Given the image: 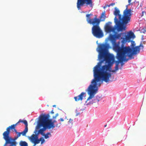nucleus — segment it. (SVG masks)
I'll return each mask as SVG.
<instances>
[{
	"mask_svg": "<svg viewBox=\"0 0 146 146\" xmlns=\"http://www.w3.org/2000/svg\"><path fill=\"white\" fill-rule=\"evenodd\" d=\"M87 22L88 23L93 25V26H99L100 20L96 17H95L88 20Z\"/></svg>",
	"mask_w": 146,
	"mask_h": 146,
	"instance_id": "nucleus-12",
	"label": "nucleus"
},
{
	"mask_svg": "<svg viewBox=\"0 0 146 146\" xmlns=\"http://www.w3.org/2000/svg\"><path fill=\"white\" fill-rule=\"evenodd\" d=\"M10 131L6 130L3 133V138L5 141L3 146H17V143L16 140L18 138L17 136L13 138L10 136Z\"/></svg>",
	"mask_w": 146,
	"mask_h": 146,
	"instance_id": "nucleus-5",
	"label": "nucleus"
},
{
	"mask_svg": "<svg viewBox=\"0 0 146 146\" xmlns=\"http://www.w3.org/2000/svg\"><path fill=\"white\" fill-rule=\"evenodd\" d=\"M22 121L20 119L15 124H13L7 127L6 129V130L10 131L11 130L13 131H15L16 133H17V130L15 129L16 126L17 125L18 123L20 122H22Z\"/></svg>",
	"mask_w": 146,
	"mask_h": 146,
	"instance_id": "nucleus-14",
	"label": "nucleus"
},
{
	"mask_svg": "<svg viewBox=\"0 0 146 146\" xmlns=\"http://www.w3.org/2000/svg\"><path fill=\"white\" fill-rule=\"evenodd\" d=\"M43 136H44V137L45 139H47L49 138L50 137H51V135L50 133L48 132L45 134L44 133V135Z\"/></svg>",
	"mask_w": 146,
	"mask_h": 146,
	"instance_id": "nucleus-19",
	"label": "nucleus"
},
{
	"mask_svg": "<svg viewBox=\"0 0 146 146\" xmlns=\"http://www.w3.org/2000/svg\"><path fill=\"white\" fill-rule=\"evenodd\" d=\"M24 123L26 125V126H27V122L26 120H24V121H22V122Z\"/></svg>",
	"mask_w": 146,
	"mask_h": 146,
	"instance_id": "nucleus-24",
	"label": "nucleus"
},
{
	"mask_svg": "<svg viewBox=\"0 0 146 146\" xmlns=\"http://www.w3.org/2000/svg\"><path fill=\"white\" fill-rule=\"evenodd\" d=\"M100 97L98 96H96L95 98L94 99V100H93V102L94 103L96 102H98L99 100L100 99Z\"/></svg>",
	"mask_w": 146,
	"mask_h": 146,
	"instance_id": "nucleus-21",
	"label": "nucleus"
},
{
	"mask_svg": "<svg viewBox=\"0 0 146 146\" xmlns=\"http://www.w3.org/2000/svg\"><path fill=\"white\" fill-rule=\"evenodd\" d=\"M29 138L30 141L34 144V146H35L37 144H38L39 140L38 134H33Z\"/></svg>",
	"mask_w": 146,
	"mask_h": 146,
	"instance_id": "nucleus-13",
	"label": "nucleus"
},
{
	"mask_svg": "<svg viewBox=\"0 0 146 146\" xmlns=\"http://www.w3.org/2000/svg\"><path fill=\"white\" fill-rule=\"evenodd\" d=\"M145 13V12H144V11H143L142 12V15H141V16H143L144 15V13Z\"/></svg>",
	"mask_w": 146,
	"mask_h": 146,
	"instance_id": "nucleus-32",
	"label": "nucleus"
},
{
	"mask_svg": "<svg viewBox=\"0 0 146 146\" xmlns=\"http://www.w3.org/2000/svg\"><path fill=\"white\" fill-rule=\"evenodd\" d=\"M76 116H77L78 115L80 114V113H78V112L77 111H76Z\"/></svg>",
	"mask_w": 146,
	"mask_h": 146,
	"instance_id": "nucleus-29",
	"label": "nucleus"
},
{
	"mask_svg": "<svg viewBox=\"0 0 146 146\" xmlns=\"http://www.w3.org/2000/svg\"><path fill=\"white\" fill-rule=\"evenodd\" d=\"M141 47L142 48V49L143 48V46L141 43L139 46L133 48H131L129 46L126 47L121 51L126 57L128 56L129 59H131L134 58V57H133V55H136L139 53Z\"/></svg>",
	"mask_w": 146,
	"mask_h": 146,
	"instance_id": "nucleus-4",
	"label": "nucleus"
},
{
	"mask_svg": "<svg viewBox=\"0 0 146 146\" xmlns=\"http://www.w3.org/2000/svg\"><path fill=\"white\" fill-rule=\"evenodd\" d=\"M19 145L20 146H28V144L26 142L22 141H20Z\"/></svg>",
	"mask_w": 146,
	"mask_h": 146,
	"instance_id": "nucleus-16",
	"label": "nucleus"
},
{
	"mask_svg": "<svg viewBox=\"0 0 146 146\" xmlns=\"http://www.w3.org/2000/svg\"><path fill=\"white\" fill-rule=\"evenodd\" d=\"M85 94V92H82L78 96L74 97V99L76 102H78L80 100L82 101L83 99L84 96Z\"/></svg>",
	"mask_w": 146,
	"mask_h": 146,
	"instance_id": "nucleus-15",
	"label": "nucleus"
},
{
	"mask_svg": "<svg viewBox=\"0 0 146 146\" xmlns=\"http://www.w3.org/2000/svg\"><path fill=\"white\" fill-rule=\"evenodd\" d=\"M60 120L61 121H64V120L62 118H60Z\"/></svg>",
	"mask_w": 146,
	"mask_h": 146,
	"instance_id": "nucleus-33",
	"label": "nucleus"
},
{
	"mask_svg": "<svg viewBox=\"0 0 146 146\" xmlns=\"http://www.w3.org/2000/svg\"><path fill=\"white\" fill-rule=\"evenodd\" d=\"M85 4L86 5H89L90 7L93 6L92 0H77V7L78 10L81 9V7L83 6Z\"/></svg>",
	"mask_w": 146,
	"mask_h": 146,
	"instance_id": "nucleus-9",
	"label": "nucleus"
},
{
	"mask_svg": "<svg viewBox=\"0 0 146 146\" xmlns=\"http://www.w3.org/2000/svg\"><path fill=\"white\" fill-rule=\"evenodd\" d=\"M38 140H39L38 143H40V141H41V144H42L45 142V140L42 137H41L39 139H38Z\"/></svg>",
	"mask_w": 146,
	"mask_h": 146,
	"instance_id": "nucleus-22",
	"label": "nucleus"
},
{
	"mask_svg": "<svg viewBox=\"0 0 146 146\" xmlns=\"http://www.w3.org/2000/svg\"><path fill=\"white\" fill-rule=\"evenodd\" d=\"M45 120L42 118L40 116L38 120V125L39 127H43V128L40 129L38 132L37 134L38 135L40 134L42 135H44V131L46 130L47 128L48 129V127H47V125L45 123Z\"/></svg>",
	"mask_w": 146,
	"mask_h": 146,
	"instance_id": "nucleus-7",
	"label": "nucleus"
},
{
	"mask_svg": "<svg viewBox=\"0 0 146 146\" xmlns=\"http://www.w3.org/2000/svg\"><path fill=\"white\" fill-rule=\"evenodd\" d=\"M28 131V128L27 126H26L24 130L21 132L22 135L23 136H25L26 135V133Z\"/></svg>",
	"mask_w": 146,
	"mask_h": 146,
	"instance_id": "nucleus-18",
	"label": "nucleus"
},
{
	"mask_svg": "<svg viewBox=\"0 0 146 146\" xmlns=\"http://www.w3.org/2000/svg\"><path fill=\"white\" fill-rule=\"evenodd\" d=\"M108 6H109V5H105L103 7V8L104 9H105L107 7H108Z\"/></svg>",
	"mask_w": 146,
	"mask_h": 146,
	"instance_id": "nucleus-31",
	"label": "nucleus"
},
{
	"mask_svg": "<svg viewBox=\"0 0 146 146\" xmlns=\"http://www.w3.org/2000/svg\"><path fill=\"white\" fill-rule=\"evenodd\" d=\"M92 33L97 38H100L103 36V33L99 26H93L92 28Z\"/></svg>",
	"mask_w": 146,
	"mask_h": 146,
	"instance_id": "nucleus-8",
	"label": "nucleus"
},
{
	"mask_svg": "<svg viewBox=\"0 0 146 146\" xmlns=\"http://www.w3.org/2000/svg\"><path fill=\"white\" fill-rule=\"evenodd\" d=\"M119 13V10L115 8L114 15L116 16H118L119 20L115 17L114 18V22L118 27V31H123L125 30L126 25L130 21L131 10V9L126 8L123 11L122 16Z\"/></svg>",
	"mask_w": 146,
	"mask_h": 146,
	"instance_id": "nucleus-3",
	"label": "nucleus"
},
{
	"mask_svg": "<svg viewBox=\"0 0 146 146\" xmlns=\"http://www.w3.org/2000/svg\"><path fill=\"white\" fill-rule=\"evenodd\" d=\"M113 50L117 52L116 58L118 60L117 61H115V66H118L119 62L122 63L123 61L127 62L128 59H126V57L124 54L121 51L117 50L114 48H113Z\"/></svg>",
	"mask_w": 146,
	"mask_h": 146,
	"instance_id": "nucleus-6",
	"label": "nucleus"
},
{
	"mask_svg": "<svg viewBox=\"0 0 146 146\" xmlns=\"http://www.w3.org/2000/svg\"><path fill=\"white\" fill-rule=\"evenodd\" d=\"M73 121V120L71 119H70L69 120V121H68V123H72V122Z\"/></svg>",
	"mask_w": 146,
	"mask_h": 146,
	"instance_id": "nucleus-26",
	"label": "nucleus"
},
{
	"mask_svg": "<svg viewBox=\"0 0 146 146\" xmlns=\"http://www.w3.org/2000/svg\"><path fill=\"white\" fill-rule=\"evenodd\" d=\"M131 48H133V47H135V44L134 41H131Z\"/></svg>",
	"mask_w": 146,
	"mask_h": 146,
	"instance_id": "nucleus-23",
	"label": "nucleus"
},
{
	"mask_svg": "<svg viewBox=\"0 0 146 146\" xmlns=\"http://www.w3.org/2000/svg\"><path fill=\"white\" fill-rule=\"evenodd\" d=\"M40 116L42 119H44L45 120V123L47 125V127H48V129L53 128L55 127L54 123L56 122L55 120L52 121V119H49L48 117L45 115H42Z\"/></svg>",
	"mask_w": 146,
	"mask_h": 146,
	"instance_id": "nucleus-10",
	"label": "nucleus"
},
{
	"mask_svg": "<svg viewBox=\"0 0 146 146\" xmlns=\"http://www.w3.org/2000/svg\"><path fill=\"white\" fill-rule=\"evenodd\" d=\"M131 0H128V2L129 4H130Z\"/></svg>",
	"mask_w": 146,
	"mask_h": 146,
	"instance_id": "nucleus-34",
	"label": "nucleus"
},
{
	"mask_svg": "<svg viewBox=\"0 0 146 146\" xmlns=\"http://www.w3.org/2000/svg\"><path fill=\"white\" fill-rule=\"evenodd\" d=\"M108 23H110V24H111V23L110 22H108Z\"/></svg>",
	"mask_w": 146,
	"mask_h": 146,
	"instance_id": "nucleus-37",
	"label": "nucleus"
},
{
	"mask_svg": "<svg viewBox=\"0 0 146 146\" xmlns=\"http://www.w3.org/2000/svg\"><path fill=\"white\" fill-rule=\"evenodd\" d=\"M56 105H54L52 106L54 107H56Z\"/></svg>",
	"mask_w": 146,
	"mask_h": 146,
	"instance_id": "nucleus-35",
	"label": "nucleus"
},
{
	"mask_svg": "<svg viewBox=\"0 0 146 146\" xmlns=\"http://www.w3.org/2000/svg\"><path fill=\"white\" fill-rule=\"evenodd\" d=\"M33 146H34V145H33Z\"/></svg>",
	"mask_w": 146,
	"mask_h": 146,
	"instance_id": "nucleus-39",
	"label": "nucleus"
},
{
	"mask_svg": "<svg viewBox=\"0 0 146 146\" xmlns=\"http://www.w3.org/2000/svg\"><path fill=\"white\" fill-rule=\"evenodd\" d=\"M16 133L17 134V137H19L21 136V134H22L21 132H17V133Z\"/></svg>",
	"mask_w": 146,
	"mask_h": 146,
	"instance_id": "nucleus-25",
	"label": "nucleus"
},
{
	"mask_svg": "<svg viewBox=\"0 0 146 146\" xmlns=\"http://www.w3.org/2000/svg\"><path fill=\"white\" fill-rule=\"evenodd\" d=\"M135 37L134 34L130 32L127 35L124 33H120L117 34H110L109 39L111 41L113 45V48L115 49L122 51L126 47L125 45L126 42H129L131 39Z\"/></svg>",
	"mask_w": 146,
	"mask_h": 146,
	"instance_id": "nucleus-2",
	"label": "nucleus"
},
{
	"mask_svg": "<svg viewBox=\"0 0 146 146\" xmlns=\"http://www.w3.org/2000/svg\"><path fill=\"white\" fill-rule=\"evenodd\" d=\"M115 4V3H112L111 4H110V5H109V6H108V7H110L111 6H113Z\"/></svg>",
	"mask_w": 146,
	"mask_h": 146,
	"instance_id": "nucleus-27",
	"label": "nucleus"
},
{
	"mask_svg": "<svg viewBox=\"0 0 146 146\" xmlns=\"http://www.w3.org/2000/svg\"><path fill=\"white\" fill-rule=\"evenodd\" d=\"M106 16L105 13H102L100 17V20L101 21H104L106 19Z\"/></svg>",
	"mask_w": 146,
	"mask_h": 146,
	"instance_id": "nucleus-17",
	"label": "nucleus"
},
{
	"mask_svg": "<svg viewBox=\"0 0 146 146\" xmlns=\"http://www.w3.org/2000/svg\"><path fill=\"white\" fill-rule=\"evenodd\" d=\"M52 111H53V110H52V111H51V113H54V112Z\"/></svg>",
	"mask_w": 146,
	"mask_h": 146,
	"instance_id": "nucleus-36",
	"label": "nucleus"
},
{
	"mask_svg": "<svg viewBox=\"0 0 146 146\" xmlns=\"http://www.w3.org/2000/svg\"><path fill=\"white\" fill-rule=\"evenodd\" d=\"M115 70H117L118 69V66H116L115 67Z\"/></svg>",
	"mask_w": 146,
	"mask_h": 146,
	"instance_id": "nucleus-30",
	"label": "nucleus"
},
{
	"mask_svg": "<svg viewBox=\"0 0 146 146\" xmlns=\"http://www.w3.org/2000/svg\"><path fill=\"white\" fill-rule=\"evenodd\" d=\"M107 125H106L104 126L105 127H106V126Z\"/></svg>",
	"mask_w": 146,
	"mask_h": 146,
	"instance_id": "nucleus-38",
	"label": "nucleus"
},
{
	"mask_svg": "<svg viewBox=\"0 0 146 146\" xmlns=\"http://www.w3.org/2000/svg\"><path fill=\"white\" fill-rule=\"evenodd\" d=\"M109 47L108 44H102L98 46V58L100 61L94 67V79L87 90L89 95L87 101L93 98L97 93L98 87H100L101 84V80L106 82H109L110 78L111 76L110 72H115V70H112L111 68L114 57L113 55L108 52Z\"/></svg>",
	"mask_w": 146,
	"mask_h": 146,
	"instance_id": "nucleus-1",
	"label": "nucleus"
},
{
	"mask_svg": "<svg viewBox=\"0 0 146 146\" xmlns=\"http://www.w3.org/2000/svg\"><path fill=\"white\" fill-rule=\"evenodd\" d=\"M58 114L57 113L56 114L55 116H53V118H56V117L58 116Z\"/></svg>",
	"mask_w": 146,
	"mask_h": 146,
	"instance_id": "nucleus-28",
	"label": "nucleus"
},
{
	"mask_svg": "<svg viewBox=\"0 0 146 146\" xmlns=\"http://www.w3.org/2000/svg\"><path fill=\"white\" fill-rule=\"evenodd\" d=\"M93 15V14L92 13H90V14H87L86 15V21H88V20H89L91 19V18L90 16Z\"/></svg>",
	"mask_w": 146,
	"mask_h": 146,
	"instance_id": "nucleus-20",
	"label": "nucleus"
},
{
	"mask_svg": "<svg viewBox=\"0 0 146 146\" xmlns=\"http://www.w3.org/2000/svg\"><path fill=\"white\" fill-rule=\"evenodd\" d=\"M118 27L116 24L114 27H112L110 26L108 23L106 25L105 27V30L106 32L108 33H110L111 32L115 33V34H117V33L115 32V30L117 29V31L118 32L120 31H118Z\"/></svg>",
	"mask_w": 146,
	"mask_h": 146,
	"instance_id": "nucleus-11",
	"label": "nucleus"
}]
</instances>
